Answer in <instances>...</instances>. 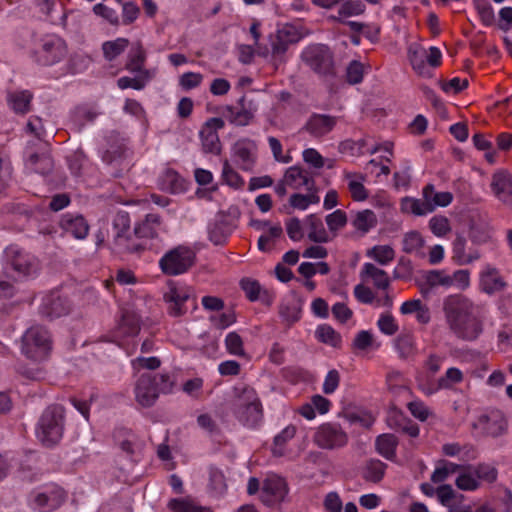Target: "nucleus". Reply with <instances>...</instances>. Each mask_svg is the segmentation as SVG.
<instances>
[{"label": "nucleus", "instance_id": "obj_62", "mask_svg": "<svg viewBox=\"0 0 512 512\" xmlns=\"http://www.w3.org/2000/svg\"><path fill=\"white\" fill-rule=\"evenodd\" d=\"M414 268L412 261L405 257H400L393 271L395 279L408 280L413 276Z\"/></svg>", "mask_w": 512, "mask_h": 512}, {"label": "nucleus", "instance_id": "obj_17", "mask_svg": "<svg viewBox=\"0 0 512 512\" xmlns=\"http://www.w3.org/2000/svg\"><path fill=\"white\" fill-rule=\"evenodd\" d=\"M191 289L187 286H177L169 282L168 291L164 294V301L168 304V313L173 317H179L186 313V301L191 296Z\"/></svg>", "mask_w": 512, "mask_h": 512}, {"label": "nucleus", "instance_id": "obj_20", "mask_svg": "<svg viewBox=\"0 0 512 512\" xmlns=\"http://www.w3.org/2000/svg\"><path fill=\"white\" fill-rule=\"evenodd\" d=\"M10 262L20 277L35 275L39 270V261L34 256L19 250L10 249Z\"/></svg>", "mask_w": 512, "mask_h": 512}, {"label": "nucleus", "instance_id": "obj_53", "mask_svg": "<svg viewBox=\"0 0 512 512\" xmlns=\"http://www.w3.org/2000/svg\"><path fill=\"white\" fill-rule=\"evenodd\" d=\"M353 349L358 351H368L372 348H378L375 343V337L372 332L367 330L359 331L352 343Z\"/></svg>", "mask_w": 512, "mask_h": 512}, {"label": "nucleus", "instance_id": "obj_39", "mask_svg": "<svg viewBox=\"0 0 512 512\" xmlns=\"http://www.w3.org/2000/svg\"><path fill=\"white\" fill-rule=\"evenodd\" d=\"M26 167L33 172L46 175L53 170L54 162L48 153H35L27 159Z\"/></svg>", "mask_w": 512, "mask_h": 512}, {"label": "nucleus", "instance_id": "obj_31", "mask_svg": "<svg viewBox=\"0 0 512 512\" xmlns=\"http://www.w3.org/2000/svg\"><path fill=\"white\" fill-rule=\"evenodd\" d=\"M426 241L419 231L411 230L406 232L402 238V251L407 254L424 256L423 249Z\"/></svg>", "mask_w": 512, "mask_h": 512}, {"label": "nucleus", "instance_id": "obj_21", "mask_svg": "<svg viewBox=\"0 0 512 512\" xmlns=\"http://www.w3.org/2000/svg\"><path fill=\"white\" fill-rule=\"evenodd\" d=\"M151 374H142L135 385V399L142 407H151L158 398Z\"/></svg>", "mask_w": 512, "mask_h": 512}, {"label": "nucleus", "instance_id": "obj_55", "mask_svg": "<svg viewBox=\"0 0 512 512\" xmlns=\"http://www.w3.org/2000/svg\"><path fill=\"white\" fill-rule=\"evenodd\" d=\"M462 465H458L452 462H444L442 465L436 467L431 475V481L433 483L444 482L450 475L460 471Z\"/></svg>", "mask_w": 512, "mask_h": 512}, {"label": "nucleus", "instance_id": "obj_29", "mask_svg": "<svg viewBox=\"0 0 512 512\" xmlns=\"http://www.w3.org/2000/svg\"><path fill=\"white\" fill-rule=\"evenodd\" d=\"M336 119L327 115H315L306 124V130L315 137L329 133L335 126Z\"/></svg>", "mask_w": 512, "mask_h": 512}, {"label": "nucleus", "instance_id": "obj_1", "mask_svg": "<svg viewBox=\"0 0 512 512\" xmlns=\"http://www.w3.org/2000/svg\"><path fill=\"white\" fill-rule=\"evenodd\" d=\"M167 231L161 216L149 213L135 222L132 235L128 214H118L113 220V236L108 245L115 254L140 256L146 250H158Z\"/></svg>", "mask_w": 512, "mask_h": 512}, {"label": "nucleus", "instance_id": "obj_15", "mask_svg": "<svg viewBox=\"0 0 512 512\" xmlns=\"http://www.w3.org/2000/svg\"><path fill=\"white\" fill-rule=\"evenodd\" d=\"M258 147L254 140L248 138L239 139L232 146V155L240 167L244 171H251L257 160Z\"/></svg>", "mask_w": 512, "mask_h": 512}, {"label": "nucleus", "instance_id": "obj_64", "mask_svg": "<svg viewBox=\"0 0 512 512\" xmlns=\"http://www.w3.org/2000/svg\"><path fill=\"white\" fill-rule=\"evenodd\" d=\"M365 5L361 1H344L339 8V16L350 17L360 15L364 12Z\"/></svg>", "mask_w": 512, "mask_h": 512}, {"label": "nucleus", "instance_id": "obj_42", "mask_svg": "<svg viewBox=\"0 0 512 512\" xmlns=\"http://www.w3.org/2000/svg\"><path fill=\"white\" fill-rule=\"evenodd\" d=\"M351 224L361 235H364L377 225V217L372 210L365 209L355 214Z\"/></svg>", "mask_w": 512, "mask_h": 512}, {"label": "nucleus", "instance_id": "obj_18", "mask_svg": "<svg viewBox=\"0 0 512 512\" xmlns=\"http://www.w3.org/2000/svg\"><path fill=\"white\" fill-rule=\"evenodd\" d=\"M490 187L501 203L512 208V175L507 170L493 173Z\"/></svg>", "mask_w": 512, "mask_h": 512}, {"label": "nucleus", "instance_id": "obj_22", "mask_svg": "<svg viewBox=\"0 0 512 512\" xmlns=\"http://www.w3.org/2000/svg\"><path fill=\"white\" fill-rule=\"evenodd\" d=\"M360 277L363 282L371 283L376 289L385 291L390 287L387 272L373 263H365L362 266Z\"/></svg>", "mask_w": 512, "mask_h": 512}, {"label": "nucleus", "instance_id": "obj_10", "mask_svg": "<svg viewBox=\"0 0 512 512\" xmlns=\"http://www.w3.org/2000/svg\"><path fill=\"white\" fill-rule=\"evenodd\" d=\"M313 442L321 449H340L348 443V435L340 425L324 423L316 428Z\"/></svg>", "mask_w": 512, "mask_h": 512}, {"label": "nucleus", "instance_id": "obj_43", "mask_svg": "<svg viewBox=\"0 0 512 512\" xmlns=\"http://www.w3.org/2000/svg\"><path fill=\"white\" fill-rule=\"evenodd\" d=\"M455 485L462 491H475L480 487V482L472 470V465H462Z\"/></svg>", "mask_w": 512, "mask_h": 512}, {"label": "nucleus", "instance_id": "obj_23", "mask_svg": "<svg viewBox=\"0 0 512 512\" xmlns=\"http://www.w3.org/2000/svg\"><path fill=\"white\" fill-rule=\"evenodd\" d=\"M466 238L463 235H457L452 243V259L458 265H468L481 258V252L478 249H470L466 252Z\"/></svg>", "mask_w": 512, "mask_h": 512}, {"label": "nucleus", "instance_id": "obj_57", "mask_svg": "<svg viewBox=\"0 0 512 512\" xmlns=\"http://www.w3.org/2000/svg\"><path fill=\"white\" fill-rule=\"evenodd\" d=\"M222 179L227 185L235 189L244 186V179L232 168L227 159L223 161Z\"/></svg>", "mask_w": 512, "mask_h": 512}, {"label": "nucleus", "instance_id": "obj_12", "mask_svg": "<svg viewBox=\"0 0 512 512\" xmlns=\"http://www.w3.org/2000/svg\"><path fill=\"white\" fill-rule=\"evenodd\" d=\"M37 61L42 65H53L64 59L67 55L65 42L56 36L43 40L41 48L36 52Z\"/></svg>", "mask_w": 512, "mask_h": 512}, {"label": "nucleus", "instance_id": "obj_36", "mask_svg": "<svg viewBox=\"0 0 512 512\" xmlns=\"http://www.w3.org/2000/svg\"><path fill=\"white\" fill-rule=\"evenodd\" d=\"M387 465L378 459H370L362 467V478L370 483L377 484L385 476Z\"/></svg>", "mask_w": 512, "mask_h": 512}, {"label": "nucleus", "instance_id": "obj_26", "mask_svg": "<svg viewBox=\"0 0 512 512\" xmlns=\"http://www.w3.org/2000/svg\"><path fill=\"white\" fill-rule=\"evenodd\" d=\"M304 230L310 241L315 243H327L330 241L329 233L326 231L321 218L316 215H309L304 222Z\"/></svg>", "mask_w": 512, "mask_h": 512}, {"label": "nucleus", "instance_id": "obj_28", "mask_svg": "<svg viewBox=\"0 0 512 512\" xmlns=\"http://www.w3.org/2000/svg\"><path fill=\"white\" fill-rule=\"evenodd\" d=\"M141 329V319L134 311L122 312L121 320L117 325V332L121 337L135 336Z\"/></svg>", "mask_w": 512, "mask_h": 512}, {"label": "nucleus", "instance_id": "obj_52", "mask_svg": "<svg viewBox=\"0 0 512 512\" xmlns=\"http://www.w3.org/2000/svg\"><path fill=\"white\" fill-rule=\"evenodd\" d=\"M315 335L320 342L333 347H338L341 343V336L331 326L326 324L319 326Z\"/></svg>", "mask_w": 512, "mask_h": 512}, {"label": "nucleus", "instance_id": "obj_61", "mask_svg": "<svg viewBox=\"0 0 512 512\" xmlns=\"http://www.w3.org/2000/svg\"><path fill=\"white\" fill-rule=\"evenodd\" d=\"M282 228L279 225L272 226L269 230L260 236L258 240V247L261 251H268L271 249L272 243L275 239L282 235Z\"/></svg>", "mask_w": 512, "mask_h": 512}, {"label": "nucleus", "instance_id": "obj_47", "mask_svg": "<svg viewBox=\"0 0 512 512\" xmlns=\"http://www.w3.org/2000/svg\"><path fill=\"white\" fill-rule=\"evenodd\" d=\"M395 346L402 359L411 358L417 353L416 342L411 334L399 335L395 340Z\"/></svg>", "mask_w": 512, "mask_h": 512}, {"label": "nucleus", "instance_id": "obj_51", "mask_svg": "<svg viewBox=\"0 0 512 512\" xmlns=\"http://www.w3.org/2000/svg\"><path fill=\"white\" fill-rule=\"evenodd\" d=\"M378 329L387 336H393L399 331V324L390 312L380 314L377 320Z\"/></svg>", "mask_w": 512, "mask_h": 512}, {"label": "nucleus", "instance_id": "obj_46", "mask_svg": "<svg viewBox=\"0 0 512 512\" xmlns=\"http://www.w3.org/2000/svg\"><path fill=\"white\" fill-rule=\"evenodd\" d=\"M401 210L416 216H424L432 213V206L425 202V199L405 197L401 201Z\"/></svg>", "mask_w": 512, "mask_h": 512}, {"label": "nucleus", "instance_id": "obj_49", "mask_svg": "<svg viewBox=\"0 0 512 512\" xmlns=\"http://www.w3.org/2000/svg\"><path fill=\"white\" fill-rule=\"evenodd\" d=\"M153 78L151 71H143L139 77L130 78L127 76L121 77L117 81V85L120 89L124 90L127 88H133L135 90H141L145 87L146 83Z\"/></svg>", "mask_w": 512, "mask_h": 512}, {"label": "nucleus", "instance_id": "obj_34", "mask_svg": "<svg viewBox=\"0 0 512 512\" xmlns=\"http://www.w3.org/2000/svg\"><path fill=\"white\" fill-rule=\"evenodd\" d=\"M398 439L394 434H382L376 438V451L385 459L394 461L396 459V448Z\"/></svg>", "mask_w": 512, "mask_h": 512}, {"label": "nucleus", "instance_id": "obj_45", "mask_svg": "<svg viewBox=\"0 0 512 512\" xmlns=\"http://www.w3.org/2000/svg\"><path fill=\"white\" fill-rule=\"evenodd\" d=\"M366 256L382 266L391 263L395 258V250L390 245H375L366 251Z\"/></svg>", "mask_w": 512, "mask_h": 512}, {"label": "nucleus", "instance_id": "obj_7", "mask_svg": "<svg viewBox=\"0 0 512 512\" xmlns=\"http://www.w3.org/2000/svg\"><path fill=\"white\" fill-rule=\"evenodd\" d=\"M194 251L179 245L167 251L159 260L161 271L168 276H177L186 273L195 263Z\"/></svg>", "mask_w": 512, "mask_h": 512}, {"label": "nucleus", "instance_id": "obj_27", "mask_svg": "<svg viewBox=\"0 0 512 512\" xmlns=\"http://www.w3.org/2000/svg\"><path fill=\"white\" fill-rule=\"evenodd\" d=\"M61 228L77 239H84L89 232V225L82 216L64 215L60 221Z\"/></svg>", "mask_w": 512, "mask_h": 512}, {"label": "nucleus", "instance_id": "obj_40", "mask_svg": "<svg viewBox=\"0 0 512 512\" xmlns=\"http://www.w3.org/2000/svg\"><path fill=\"white\" fill-rule=\"evenodd\" d=\"M386 385L388 391L395 397L409 392L408 380L397 370H392L387 374Z\"/></svg>", "mask_w": 512, "mask_h": 512}, {"label": "nucleus", "instance_id": "obj_32", "mask_svg": "<svg viewBox=\"0 0 512 512\" xmlns=\"http://www.w3.org/2000/svg\"><path fill=\"white\" fill-rule=\"evenodd\" d=\"M427 50L420 44L412 43L408 48V59L413 69L421 76H428L430 72L426 65Z\"/></svg>", "mask_w": 512, "mask_h": 512}, {"label": "nucleus", "instance_id": "obj_37", "mask_svg": "<svg viewBox=\"0 0 512 512\" xmlns=\"http://www.w3.org/2000/svg\"><path fill=\"white\" fill-rule=\"evenodd\" d=\"M486 434L491 437H500L508 431V421L506 417L499 411L491 412L486 417Z\"/></svg>", "mask_w": 512, "mask_h": 512}, {"label": "nucleus", "instance_id": "obj_50", "mask_svg": "<svg viewBox=\"0 0 512 512\" xmlns=\"http://www.w3.org/2000/svg\"><path fill=\"white\" fill-rule=\"evenodd\" d=\"M472 470L476 476V479L481 482L492 484L496 482L498 478V470L495 466L488 463H478L472 466Z\"/></svg>", "mask_w": 512, "mask_h": 512}, {"label": "nucleus", "instance_id": "obj_63", "mask_svg": "<svg viewBox=\"0 0 512 512\" xmlns=\"http://www.w3.org/2000/svg\"><path fill=\"white\" fill-rule=\"evenodd\" d=\"M279 314L288 326H291L300 319L301 309L294 304H282L279 308Z\"/></svg>", "mask_w": 512, "mask_h": 512}, {"label": "nucleus", "instance_id": "obj_44", "mask_svg": "<svg viewBox=\"0 0 512 512\" xmlns=\"http://www.w3.org/2000/svg\"><path fill=\"white\" fill-rule=\"evenodd\" d=\"M146 61V51L141 43L135 44L131 49L125 68L132 73H140L147 71L144 69V63Z\"/></svg>", "mask_w": 512, "mask_h": 512}, {"label": "nucleus", "instance_id": "obj_8", "mask_svg": "<svg viewBox=\"0 0 512 512\" xmlns=\"http://www.w3.org/2000/svg\"><path fill=\"white\" fill-rule=\"evenodd\" d=\"M307 31L293 24H286L279 28L274 35L270 37L272 59L275 65L284 61L283 56L291 44L300 41Z\"/></svg>", "mask_w": 512, "mask_h": 512}, {"label": "nucleus", "instance_id": "obj_16", "mask_svg": "<svg viewBox=\"0 0 512 512\" xmlns=\"http://www.w3.org/2000/svg\"><path fill=\"white\" fill-rule=\"evenodd\" d=\"M224 127L221 118H210L200 130L202 149L205 153L219 154L222 145L218 136V130Z\"/></svg>", "mask_w": 512, "mask_h": 512}, {"label": "nucleus", "instance_id": "obj_6", "mask_svg": "<svg viewBox=\"0 0 512 512\" xmlns=\"http://www.w3.org/2000/svg\"><path fill=\"white\" fill-rule=\"evenodd\" d=\"M233 410L236 417L249 426L256 425L262 418L263 409L256 391L248 386L234 389Z\"/></svg>", "mask_w": 512, "mask_h": 512}, {"label": "nucleus", "instance_id": "obj_41", "mask_svg": "<svg viewBox=\"0 0 512 512\" xmlns=\"http://www.w3.org/2000/svg\"><path fill=\"white\" fill-rule=\"evenodd\" d=\"M65 500V493L56 489L49 493H40L35 497V504L38 508L54 510L58 508Z\"/></svg>", "mask_w": 512, "mask_h": 512}, {"label": "nucleus", "instance_id": "obj_11", "mask_svg": "<svg viewBox=\"0 0 512 512\" xmlns=\"http://www.w3.org/2000/svg\"><path fill=\"white\" fill-rule=\"evenodd\" d=\"M257 106L252 100H248L245 96H242L237 106L226 105L222 108L223 117L235 126H247L254 119Z\"/></svg>", "mask_w": 512, "mask_h": 512}, {"label": "nucleus", "instance_id": "obj_13", "mask_svg": "<svg viewBox=\"0 0 512 512\" xmlns=\"http://www.w3.org/2000/svg\"><path fill=\"white\" fill-rule=\"evenodd\" d=\"M508 287V283L500 270L492 265H486L479 273V290L493 296L502 293Z\"/></svg>", "mask_w": 512, "mask_h": 512}, {"label": "nucleus", "instance_id": "obj_9", "mask_svg": "<svg viewBox=\"0 0 512 512\" xmlns=\"http://www.w3.org/2000/svg\"><path fill=\"white\" fill-rule=\"evenodd\" d=\"M303 62L320 75L334 74L333 56L325 45L308 46L301 55Z\"/></svg>", "mask_w": 512, "mask_h": 512}, {"label": "nucleus", "instance_id": "obj_14", "mask_svg": "<svg viewBox=\"0 0 512 512\" xmlns=\"http://www.w3.org/2000/svg\"><path fill=\"white\" fill-rule=\"evenodd\" d=\"M288 493V486L285 480L279 476H268L261 488V501L267 506L280 504Z\"/></svg>", "mask_w": 512, "mask_h": 512}, {"label": "nucleus", "instance_id": "obj_30", "mask_svg": "<svg viewBox=\"0 0 512 512\" xmlns=\"http://www.w3.org/2000/svg\"><path fill=\"white\" fill-rule=\"evenodd\" d=\"M167 507L171 512H214L209 506H202L191 497L173 498Z\"/></svg>", "mask_w": 512, "mask_h": 512}, {"label": "nucleus", "instance_id": "obj_2", "mask_svg": "<svg viewBox=\"0 0 512 512\" xmlns=\"http://www.w3.org/2000/svg\"><path fill=\"white\" fill-rule=\"evenodd\" d=\"M442 312L447 329L459 340L475 341L484 332L485 317L481 308L465 294L445 296Z\"/></svg>", "mask_w": 512, "mask_h": 512}, {"label": "nucleus", "instance_id": "obj_54", "mask_svg": "<svg viewBox=\"0 0 512 512\" xmlns=\"http://www.w3.org/2000/svg\"><path fill=\"white\" fill-rule=\"evenodd\" d=\"M429 229L436 237H445L451 232V224L443 215L433 216L428 223Z\"/></svg>", "mask_w": 512, "mask_h": 512}, {"label": "nucleus", "instance_id": "obj_33", "mask_svg": "<svg viewBox=\"0 0 512 512\" xmlns=\"http://www.w3.org/2000/svg\"><path fill=\"white\" fill-rule=\"evenodd\" d=\"M422 197L425 202L432 206V212L437 207H446L451 204L453 195L450 192H436L434 185L428 184L422 190Z\"/></svg>", "mask_w": 512, "mask_h": 512}, {"label": "nucleus", "instance_id": "obj_25", "mask_svg": "<svg viewBox=\"0 0 512 512\" xmlns=\"http://www.w3.org/2000/svg\"><path fill=\"white\" fill-rule=\"evenodd\" d=\"M463 379V372L458 368L451 367L437 380L435 386H424L420 384V388L425 394L431 395L440 389H451L454 385L461 383Z\"/></svg>", "mask_w": 512, "mask_h": 512}, {"label": "nucleus", "instance_id": "obj_60", "mask_svg": "<svg viewBox=\"0 0 512 512\" xmlns=\"http://www.w3.org/2000/svg\"><path fill=\"white\" fill-rule=\"evenodd\" d=\"M152 379H153V384L157 388L158 394L159 393L168 394V393L172 392L174 385H175V381H174L173 377L171 375H169L168 373H160V374L152 375Z\"/></svg>", "mask_w": 512, "mask_h": 512}, {"label": "nucleus", "instance_id": "obj_5", "mask_svg": "<svg viewBox=\"0 0 512 512\" xmlns=\"http://www.w3.org/2000/svg\"><path fill=\"white\" fill-rule=\"evenodd\" d=\"M65 409L59 404L48 406L41 414L38 426L37 437L45 446H53L57 444L64 431Z\"/></svg>", "mask_w": 512, "mask_h": 512}, {"label": "nucleus", "instance_id": "obj_35", "mask_svg": "<svg viewBox=\"0 0 512 512\" xmlns=\"http://www.w3.org/2000/svg\"><path fill=\"white\" fill-rule=\"evenodd\" d=\"M283 179L292 189H300L302 187L310 188L313 183L309 178L308 172L297 166L289 167Z\"/></svg>", "mask_w": 512, "mask_h": 512}, {"label": "nucleus", "instance_id": "obj_58", "mask_svg": "<svg viewBox=\"0 0 512 512\" xmlns=\"http://www.w3.org/2000/svg\"><path fill=\"white\" fill-rule=\"evenodd\" d=\"M160 187L162 190L175 193L182 189V179L177 172L167 170L160 179Z\"/></svg>", "mask_w": 512, "mask_h": 512}, {"label": "nucleus", "instance_id": "obj_48", "mask_svg": "<svg viewBox=\"0 0 512 512\" xmlns=\"http://www.w3.org/2000/svg\"><path fill=\"white\" fill-rule=\"evenodd\" d=\"M129 46V40L127 38H117L115 40L106 41L102 44V52L104 58L108 61H112L121 55Z\"/></svg>", "mask_w": 512, "mask_h": 512}, {"label": "nucleus", "instance_id": "obj_19", "mask_svg": "<svg viewBox=\"0 0 512 512\" xmlns=\"http://www.w3.org/2000/svg\"><path fill=\"white\" fill-rule=\"evenodd\" d=\"M39 311L46 318H58L69 313L70 303L58 292L52 291L43 297Z\"/></svg>", "mask_w": 512, "mask_h": 512}, {"label": "nucleus", "instance_id": "obj_4", "mask_svg": "<svg viewBox=\"0 0 512 512\" xmlns=\"http://www.w3.org/2000/svg\"><path fill=\"white\" fill-rule=\"evenodd\" d=\"M52 349V335L41 325L31 326L21 338V353L33 362L46 361L50 357Z\"/></svg>", "mask_w": 512, "mask_h": 512}, {"label": "nucleus", "instance_id": "obj_56", "mask_svg": "<svg viewBox=\"0 0 512 512\" xmlns=\"http://www.w3.org/2000/svg\"><path fill=\"white\" fill-rule=\"evenodd\" d=\"M225 347L232 355L239 357L246 356L243 339L237 332H230L227 334L225 338Z\"/></svg>", "mask_w": 512, "mask_h": 512}, {"label": "nucleus", "instance_id": "obj_38", "mask_svg": "<svg viewBox=\"0 0 512 512\" xmlns=\"http://www.w3.org/2000/svg\"><path fill=\"white\" fill-rule=\"evenodd\" d=\"M33 94L30 91H16L8 95L10 108L18 114H26L30 111Z\"/></svg>", "mask_w": 512, "mask_h": 512}, {"label": "nucleus", "instance_id": "obj_3", "mask_svg": "<svg viewBox=\"0 0 512 512\" xmlns=\"http://www.w3.org/2000/svg\"><path fill=\"white\" fill-rule=\"evenodd\" d=\"M442 312L447 329L459 340L475 341L484 332L485 317L481 308L465 294L445 296Z\"/></svg>", "mask_w": 512, "mask_h": 512}, {"label": "nucleus", "instance_id": "obj_59", "mask_svg": "<svg viewBox=\"0 0 512 512\" xmlns=\"http://www.w3.org/2000/svg\"><path fill=\"white\" fill-rule=\"evenodd\" d=\"M426 283L431 287H451L450 275L443 270H431L425 275Z\"/></svg>", "mask_w": 512, "mask_h": 512}, {"label": "nucleus", "instance_id": "obj_24", "mask_svg": "<svg viewBox=\"0 0 512 512\" xmlns=\"http://www.w3.org/2000/svg\"><path fill=\"white\" fill-rule=\"evenodd\" d=\"M347 188L354 201H365L369 197L368 190L364 186L367 176L358 172L345 171L343 174Z\"/></svg>", "mask_w": 512, "mask_h": 512}]
</instances>
